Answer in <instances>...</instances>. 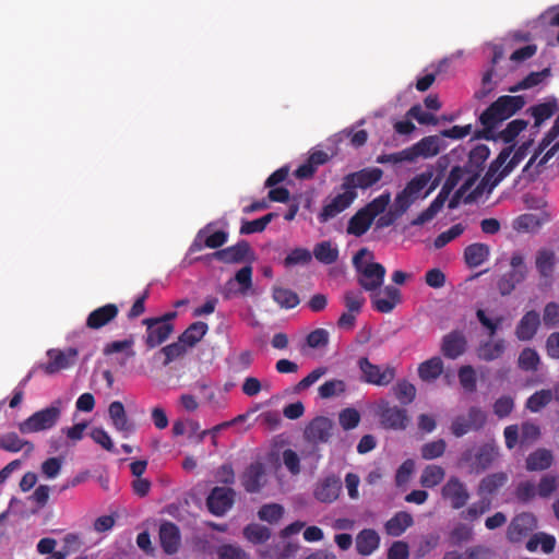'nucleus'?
<instances>
[{"label": "nucleus", "instance_id": "nucleus-1", "mask_svg": "<svg viewBox=\"0 0 559 559\" xmlns=\"http://www.w3.org/2000/svg\"><path fill=\"white\" fill-rule=\"evenodd\" d=\"M478 179V173L472 169L454 167L441 191L430 205L417 214L411 222L412 226H424L430 223L444 206L451 191L459 186L453 199L449 203V207H455L459 200L472 201L478 195L477 189L472 190Z\"/></svg>", "mask_w": 559, "mask_h": 559}, {"label": "nucleus", "instance_id": "nucleus-2", "mask_svg": "<svg viewBox=\"0 0 559 559\" xmlns=\"http://www.w3.org/2000/svg\"><path fill=\"white\" fill-rule=\"evenodd\" d=\"M441 171L430 167L413 177L393 201L389 212L378 221L380 227L389 226L402 216L416 201L427 198L440 183Z\"/></svg>", "mask_w": 559, "mask_h": 559}, {"label": "nucleus", "instance_id": "nucleus-3", "mask_svg": "<svg viewBox=\"0 0 559 559\" xmlns=\"http://www.w3.org/2000/svg\"><path fill=\"white\" fill-rule=\"evenodd\" d=\"M358 272L360 285L369 292L378 289L383 283L385 269L374 262L373 254L368 249H360L353 259Z\"/></svg>", "mask_w": 559, "mask_h": 559}, {"label": "nucleus", "instance_id": "nucleus-4", "mask_svg": "<svg viewBox=\"0 0 559 559\" xmlns=\"http://www.w3.org/2000/svg\"><path fill=\"white\" fill-rule=\"evenodd\" d=\"M524 106L522 96H501L480 116L481 123L487 129H493L498 123L510 118Z\"/></svg>", "mask_w": 559, "mask_h": 559}, {"label": "nucleus", "instance_id": "nucleus-5", "mask_svg": "<svg viewBox=\"0 0 559 559\" xmlns=\"http://www.w3.org/2000/svg\"><path fill=\"white\" fill-rule=\"evenodd\" d=\"M62 411V402L56 400L50 406L35 412L28 418L19 424V430L24 433L46 431L56 426Z\"/></svg>", "mask_w": 559, "mask_h": 559}, {"label": "nucleus", "instance_id": "nucleus-6", "mask_svg": "<svg viewBox=\"0 0 559 559\" xmlns=\"http://www.w3.org/2000/svg\"><path fill=\"white\" fill-rule=\"evenodd\" d=\"M512 148L507 147L500 152L498 157L491 163L486 174L487 182L496 186L507 175H509L524 158L525 147H520L511 157Z\"/></svg>", "mask_w": 559, "mask_h": 559}, {"label": "nucleus", "instance_id": "nucleus-7", "mask_svg": "<svg viewBox=\"0 0 559 559\" xmlns=\"http://www.w3.org/2000/svg\"><path fill=\"white\" fill-rule=\"evenodd\" d=\"M356 198L357 192H352L342 185L337 192L323 200L318 219L322 224L328 223L348 209Z\"/></svg>", "mask_w": 559, "mask_h": 559}, {"label": "nucleus", "instance_id": "nucleus-8", "mask_svg": "<svg viewBox=\"0 0 559 559\" xmlns=\"http://www.w3.org/2000/svg\"><path fill=\"white\" fill-rule=\"evenodd\" d=\"M442 146V139L439 135H429L421 139L411 147L396 153L393 158L395 162H414L417 158H429L437 155Z\"/></svg>", "mask_w": 559, "mask_h": 559}, {"label": "nucleus", "instance_id": "nucleus-9", "mask_svg": "<svg viewBox=\"0 0 559 559\" xmlns=\"http://www.w3.org/2000/svg\"><path fill=\"white\" fill-rule=\"evenodd\" d=\"M511 270L506 273L498 282L499 292L502 295H509L527 275L528 269L525 263V257L522 252H513L510 259Z\"/></svg>", "mask_w": 559, "mask_h": 559}, {"label": "nucleus", "instance_id": "nucleus-10", "mask_svg": "<svg viewBox=\"0 0 559 559\" xmlns=\"http://www.w3.org/2000/svg\"><path fill=\"white\" fill-rule=\"evenodd\" d=\"M559 154V112L555 119L554 126L544 136L537 151L531 157L527 167L537 163V166L546 165L552 157Z\"/></svg>", "mask_w": 559, "mask_h": 559}, {"label": "nucleus", "instance_id": "nucleus-11", "mask_svg": "<svg viewBox=\"0 0 559 559\" xmlns=\"http://www.w3.org/2000/svg\"><path fill=\"white\" fill-rule=\"evenodd\" d=\"M441 497L452 509H462L471 498L467 485L456 476L448 478L441 488Z\"/></svg>", "mask_w": 559, "mask_h": 559}, {"label": "nucleus", "instance_id": "nucleus-12", "mask_svg": "<svg viewBox=\"0 0 559 559\" xmlns=\"http://www.w3.org/2000/svg\"><path fill=\"white\" fill-rule=\"evenodd\" d=\"M537 528V519L533 513L523 512L515 515L507 530L511 543H520Z\"/></svg>", "mask_w": 559, "mask_h": 559}, {"label": "nucleus", "instance_id": "nucleus-13", "mask_svg": "<svg viewBox=\"0 0 559 559\" xmlns=\"http://www.w3.org/2000/svg\"><path fill=\"white\" fill-rule=\"evenodd\" d=\"M359 368L364 381L379 386L388 385L395 377V369L393 367L373 365L367 358L359 360Z\"/></svg>", "mask_w": 559, "mask_h": 559}, {"label": "nucleus", "instance_id": "nucleus-14", "mask_svg": "<svg viewBox=\"0 0 559 559\" xmlns=\"http://www.w3.org/2000/svg\"><path fill=\"white\" fill-rule=\"evenodd\" d=\"M487 419L486 413L479 407H471L467 416H457L451 424L452 433L460 438L472 430L480 429Z\"/></svg>", "mask_w": 559, "mask_h": 559}, {"label": "nucleus", "instance_id": "nucleus-15", "mask_svg": "<svg viewBox=\"0 0 559 559\" xmlns=\"http://www.w3.org/2000/svg\"><path fill=\"white\" fill-rule=\"evenodd\" d=\"M377 414L381 424L394 430H403L407 427L408 417L404 408L391 406L388 401L381 400L377 403Z\"/></svg>", "mask_w": 559, "mask_h": 559}, {"label": "nucleus", "instance_id": "nucleus-16", "mask_svg": "<svg viewBox=\"0 0 559 559\" xmlns=\"http://www.w3.org/2000/svg\"><path fill=\"white\" fill-rule=\"evenodd\" d=\"M79 355L78 349L69 347L64 350L49 349L47 352L48 362L40 365V368L47 374L57 373L63 369H68L75 364Z\"/></svg>", "mask_w": 559, "mask_h": 559}, {"label": "nucleus", "instance_id": "nucleus-17", "mask_svg": "<svg viewBox=\"0 0 559 559\" xmlns=\"http://www.w3.org/2000/svg\"><path fill=\"white\" fill-rule=\"evenodd\" d=\"M143 323L146 325L145 344L148 348H155L164 343L174 331V325L163 320L148 318L143 320Z\"/></svg>", "mask_w": 559, "mask_h": 559}, {"label": "nucleus", "instance_id": "nucleus-18", "mask_svg": "<svg viewBox=\"0 0 559 559\" xmlns=\"http://www.w3.org/2000/svg\"><path fill=\"white\" fill-rule=\"evenodd\" d=\"M382 177V170L379 168L362 169L358 173L350 174L344 178L343 186L352 192H356L357 188L366 189L378 182Z\"/></svg>", "mask_w": 559, "mask_h": 559}, {"label": "nucleus", "instance_id": "nucleus-19", "mask_svg": "<svg viewBox=\"0 0 559 559\" xmlns=\"http://www.w3.org/2000/svg\"><path fill=\"white\" fill-rule=\"evenodd\" d=\"M209 510L221 516L225 514L234 503V490L226 487H215L207 498Z\"/></svg>", "mask_w": 559, "mask_h": 559}, {"label": "nucleus", "instance_id": "nucleus-20", "mask_svg": "<svg viewBox=\"0 0 559 559\" xmlns=\"http://www.w3.org/2000/svg\"><path fill=\"white\" fill-rule=\"evenodd\" d=\"M252 286V267L245 266L240 269L234 278L229 280L224 288L226 298H230L237 294L246 295Z\"/></svg>", "mask_w": 559, "mask_h": 559}, {"label": "nucleus", "instance_id": "nucleus-21", "mask_svg": "<svg viewBox=\"0 0 559 559\" xmlns=\"http://www.w3.org/2000/svg\"><path fill=\"white\" fill-rule=\"evenodd\" d=\"M108 416L112 427L116 431L120 432L122 437L127 438L134 431V426L128 419L124 406L121 402L114 401L109 404Z\"/></svg>", "mask_w": 559, "mask_h": 559}, {"label": "nucleus", "instance_id": "nucleus-22", "mask_svg": "<svg viewBox=\"0 0 559 559\" xmlns=\"http://www.w3.org/2000/svg\"><path fill=\"white\" fill-rule=\"evenodd\" d=\"M266 481L267 475L261 463L251 464L241 476V484L248 492H258Z\"/></svg>", "mask_w": 559, "mask_h": 559}, {"label": "nucleus", "instance_id": "nucleus-23", "mask_svg": "<svg viewBox=\"0 0 559 559\" xmlns=\"http://www.w3.org/2000/svg\"><path fill=\"white\" fill-rule=\"evenodd\" d=\"M226 241L227 234L225 231L217 230L211 234V226L209 225L198 233L191 246V250L199 251L202 249L203 245L209 248H218Z\"/></svg>", "mask_w": 559, "mask_h": 559}, {"label": "nucleus", "instance_id": "nucleus-24", "mask_svg": "<svg viewBox=\"0 0 559 559\" xmlns=\"http://www.w3.org/2000/svg\"><path fill=\"white\" fill-rule=\"evenodd\" d=\"M372 302L378 311L388 313L400 302V292L393 286H386L372 295Z\"/></svg>", "mask_w": 559, "mask_h": 559}, {"label": "nucleus", "instance_id": "nucleus-25", "mask_svg": "<svg viewBox=\"0 0 559 559\" xmlns=\"http://www.w3.org/2000/svg\"><path fill=\"white\" fill-rule=\"evenodd\" d=\"M540 324L539 313L532 310L527 311L519 321L515 328V335L520 341L532 340Z\"/></svg>", "mask_w": 559, "mask_h": 559}, {"label": "nucleus", "instance_id": "nucleus-26", "mask_svg": "<svg viewBox=\"0 0 559 559\" xmlns=\"http://www.w3.org/2000/svg\"><path fill=\"white\" fill-rule=\"evenodd\" d=\"M442 353L445 357L455 359L466 349V340L460 332H451L442 340Z\"/></svg>", "mask_w": 559, "mask_h": 559}, {"label": "nucleus", "instance_id": "nucleus-27", "mask_svg": "<svg viewBox=\"0 0 559 559\" xmlns=\"http://www.w3.org/2000/svg\"><path fill=\"white\" fill-rule=\"evenodd\" d=\"M356 549L361 556H370L380 545L379 534L371 528H365L356 536Z\"/></svg>", "mask_w": 559, "mask_h": 559}, {"label": "nucleus", "instance_id": "nucleus-28", "mask_svg": "<svg viewBox=\"0 0 559 559\" xmlns=\"http://www.w3.org/2000/svg\"><path fill=\"white\" fill-rule=\"evenodd\" d=\"M118 314V308L114 304H107L92 311L86 320V325L91 329H100Z\"/></svg>", "mask_w": 559, "mask_h": 559}, {"label": "nucleus", "instance_id": "nucleus-29", "mask_svg": "<svg viewBox=\"0 0 559 559\" xmlns=\"http://www.w3.org/2000/svg\"><path fill=\"white\" fill-rule=\"evenodd\" d=\"M340 491V479L334 476H329L318 484L314 496L321 502H332L337 499Z\"/></svg>", "mask_w": 559, "mask_h": 559}, {"label": "nucleus", "instance_id": "nucleus-30", "mask_svg": "<svg viewBox=\"0 0 559 559\" xmlns=\"http://www.w3.org/2000/svg\"><path fill=\"white\" fill-rule=\"evenodd\" d=\"M413 523V516L408 512L400 511L386 521L384 530L388 535L396 537L402 535Z\"/></svg>", "mask_w": 559, "mask_h": 559}, {"label": "nucleus", "instance_id": "nucleus-31", "mask_svg": "<svg viewBox=\"0 0 559 559\" xmlns=\"http://www.w3.org/2000/svg\"><path fill=\"white\" fill-rule=\"evenodd\" d=\"M160 543L167 554L177 551L180 543L179 531L173 523H164L159 530Z\"/></svg>", "mask_w": 559, "mask_h": 559}, {"label": "nucleus", "instance_id": "nucleus-32", "mask_svg": "<svg viewBox=\"0 0 559 559\" xmlns=\"http://www.w3.org/2000/svg\"><path fill=\"white\" fill-rule=\"evenodd\" d=\"M557 540L554 535L539 532L533 534L526 543V549L535 552L540 549L544 554H550L555 550Z\"/></svg>", "mask_w": 559, "mask_h": 559}, {"label": "nucleus", "instance_id": "nucleus-33", "mask_svg": "<svg viewBox=\"0 0 559 559\" xmlns=\"http://www.w3.org/2000/svg\"><path fill=\"white\" fill-rule=\"evenodd\" d=\"M530 110L535 120L534 128L538 129L544 121L559 110L558 100L556 98H549L544 103L533 106Z\"/></svg>", "mask_w": 559, "mask_h": 559}, {"label": "nucleus", "instance_id": "nucleus-34", "mask_svg": "<svg viewBox=\"0 0 559 559\" xmlns=\"http://www.w3.org/2000/svg\"><path fill=\"white\" fill-rule=\"evenodd\" d=\"M333 424L324 417L316 418L307 428V436L313 441H326L331 436Z\"/></svg>", "mask_w": 559, "mask_h": 559}, {"label": "nucleus", "instance_id": "nucleus-35", "mask_svg": "<svg viewBox=\"0 0 559 559\" xmlns=\"http://www.w3.org/2000/svg\"><path fill=\"white\" fill-rule=\"evenodd\" d=\"M0 448L9 452H19L24 450L26 455H29L34 450L33 443L21 439L14 432L0 436Z\"/></svg>", "mask_w": 559, "mask_h": 559}, {"label": "nucleus", "instance_id": "nucleus-36", "mask_svg": "<svg viewBox=\"0 0 559 559\" xmlns=\"http://www.w3.org/2000/svg\"><path fill=\"white\" fill-rule=\"evenodd\" d=\"M443 371V361L440 357H432L418 366V376L425 382H432Z\"/></svg>", "mask_w": 559, "mask_h": 559}, {"label": "nucleus", "instance_id": "nucleus-37", "mask_svg": "<svg viewBox=\"0 0 559 559\" xmlns=\"http://www.w3.org/2000/svg\"><path fill=\"white\" fill-rule=\"evenodd\" d=\"M248 252L249 245L247 242H239L236 246L215 252L214 255L225 263H237L243 261Z\"/></svg>", "mask_w": 559, "mask_h": 559}, {"label": "nucleus", "instance_id": "nucleus-38", "mask_svg": "<svg viewBox=\"0 0 559 559\" xmlns=\"http://www.w3.org/2000/svg\"><path fill=\"white\" fill-rule=\"evenodd\" d=\"M490 249L485 243H473L468 246L464 251L465 262L472 266L476 267L481 265L489 257Z\"/></svg>", "mask_w": 559, "mask_h": 559}, {"label": "nucleus", "instance_id": "nucleus-39", "mask_svg": "<svg viewBox=\"0 0 559 559\" xmlns=\"http://www.w3.org/2000/svg\"><path fill=\"white\" fill-rule=\"evenodd\" d=\"M313 255L323 264H332L338 259V248L332 241L324 240L314 246Z\"/></svg>", "mask_w": 559, "mask_h": 559}, {"label": "nucleus", "instance_id": "nucleus-40", "mask_svg": "<svg viewBox=\"0 0 559 559\" xmlns=\"http://www.w3.org/2000/svg\"><path fill=\"white\" fill-rule=\"evenodd\" d=\"M506 349L503 340L489 341L480 344L477 348L479 359L491 361L499 358Z\"/></svg>", "mask_w": 559, "mask_h": 559}, {"label": "nucleus", "instance_id": "nucleus-41", "mask_svg": "<svg viewBox=\"0 0 559 559\" xmlns=\"http://www.w3.org/2000/svg\"><path fill=\"white\" fill-rule=\"evenodd\" d=\"M373 219L361 209L348 222L347 233L359 237L367 233Z\"/></svg>", "mask_w": 559, "mask_h": 559}, {"label": "nucleus", "instance_id": "nucleus-42", "mask_svg": "<svg viewBox=\"0 0 559 559\" xmlns=\"http://www.w3.org/2000/svg\"><path fill=\"white\" fill-rule=\"evenodd\" d=\"M556 251L550 248H543L536 254V267L542 276H549L556 264Z\"/></svg>", "mask_w": 559, "mask_h": 559}, {"label": "nucleus", "instance_id": "nucleus-43", "mask_svg": "<svg viewBox=\"0 0 559 559\" xmlns=\"http://www.w3.org/2000/svg\"><path fill=\"white\" fill-rule=\"evenodd\" d=\"M542 224L543 219L540 215L527 213L516 217L513 221L512 226L519 233H534L540 227Z\"/></svg>", "mask_w": 559, "mask_h": 559}, {"label": "nucleus", "instance_id": "nucleus-44", "mask_svg": "<svg viewBox=\"0 0 559 559\" xmlns=\"http://www.w3.org/2000/svg\"><path fill=\"white\" fill-rule=\"evenodd\" d=\"M445 471L439 465H427L420 475V485L426 488L438 486L444 478Z\"/></svg>", "mask_w": 559, "mask_h": 559}, {"label": "nucleus", "instance_id": "nucleus-45", "mask_svg": "<svg viewBox=\"0 0 559 559\" xmlns=\"http://www.w3.org/2000/svg\"><path fill=\"white\" fill-rule=\"evenodd\" d=\"M508 480V476L506 473H495L486 476L481 479L478 492L481 496L485 495H492L496 492L500 487H502Z\"/></svg>", "mask_w": 559, "mask_h": 559}, {"label": "nucleus", "instance_id": "nucleus-46", "mask_svg": "<svg viewBox=\"0 0 559 559\" xmlns=\"http://www.w3.org/2000/svg\"><path fill=\"white\" fill-rule=\"evenodd\" d=\"M551 463V452L545 449H539L528 455L526 460V467L528 471H543L548 468Z\"/></svg>", "mask_w": 559, "mask_h": 559}, {"label": "nucleus", "instance_id": "nucleus-47", "mask_svg": "<svg viewBox=\"0 0 559 559\" xmlns=\"http://www.w3.org/2000/svg\"><path fill=\"white\" fill-rule=\"evenodd\" d=\"M479 473L489 467L498 457V449L493 443H486L475 450Z\"/></svg>", "mask_w": 559, "mask_h": 559}, {"label": "nucleus", "instance_id": "nucleus-48", "mask_svg": "<svg viewBox=\"0 0 559 559\" xmlns=\"http://www.w3.org/2000/svg\"><path fill=\"white\" fill-rule=\"evenodd\" d=\"M209 326L206 323L200 321L194 322L180 335V341L183 342L188 348L193 347L202 340Z\"/></svg>", "mask_w": 559, "mask_h": 559}, {"label": "nucleus", "instance_id": "nucleus-49", "mask_svg": "<svg viewBox=\"0 0 559 559\" xmlns=\"http://www.w3.org/2000/svg\"><path fill=\"white\" fill-rule=\"evenodd\" d=\"M273 299L282 308H294L298 305V296L290 289L283 287L273 288Z\"/></svg>", "mask_w": 559, "mask_h": 559}, {"label": "nucleus", "instance_id": "nucleus-50", "mask_svg": "<svg viewBox=\"0 0 559 559\" xmlns=\"http://www.w3.org/2000/svg\"><path fill=\"white\" fill-rule=\"evenodd\" d=\"M490 509V500L481 498L479 501L472 503L468 508L461 512V518L465 521H476Z\"/></svg>", "mask_w": 559, "mask_h": 559}, {"label": "nucleus", "instance_id": "nucleus-51", "mask_svg": "<svg viewBox=\"0 0 559 559\" xmlns=\"http://www.w3.org/2000/svg\"><path fill=\"white\" fill-rule=\"evenodd\" d=\"M243 535L252 544H262L270 538V531L260 524H250L243 530Z\"/></svg>", "mask_w": 559, "mask_h": 559}, {"label": "nucleus", "instance_id": "nucleus-52", "mask_svg": "<svg viewBox=\"0 0 559 559\" xmlns=\"http://www.w3.org/2000/svg\"><path fill=\"white\" fill-rule=\"evenodd\" d=\"M391 201V197L389 193H383L372 200L368 205H366L362 210L374 219L378 215L382 214L389 206Z\"/></svg>", "mask_w": 559, "mask_h": 559}, {"label": "nucleus", "instance_id": "nucleus-53", "mask_svg": "<svg viewBox=\"0 0 559 559\" xmlns=\"http://www.w3.org/2000/svg\"><path fill=\"white\" fill-rule=\"evenodd\" d=\"M447 448V443L442 439H438L435 441H430L425 443L421 449L420 453L423 459L425 460H433L438 459L443 455Z\"/></svg>", "mask_w": 559, "mask_h": 559}, {"label": "nucleus", "instance_id": "nucleus-54", "mask_svg": "<svg viewBox=\"0 0 559 559\" xmlns=\"http://www.w3.org/2000/svg\"><path fill=\"white\" fill-rule=\"evenodd\" d=\"M396 399L403 404H409L416 396V388L408 381H400L393 388Z\"/></svg>", "mask_w": 559, "mask_h": 559}, {"label": "nucleus", "instance_id": "nucleus-55", "mask_svg": "<svg viewBox=\"0 0 559 559\" xmlns=\"http://www.w3.org/2000/svg\"><path fill=\"white\" fill-rule=\"evenodd\" d=\"M526 127L527 122L525 120L515 119L508 123L506 129L501 131L499 138L506 143H511Z\"/></svg>", "mask_w": 559, "mask_h": 559}, {"label": "nucleus", "instance_id": "nucleus-56", "mask_svg": "<svg viewBox=\"0 0 559 559\" xmlns=\"http://www.w3.org/2000/svg\"><path fill=\"white\" fill-rule=\"evenodd\" d=\"M284 514V508L277 503H270L263 506L259 510V519L269 523H275L282 519Z\"/></svg>", "mask_w": 559, "mask_h": 559}, {"label": "nucleus", "instance_id": "nucleus-57", "mask_svg": "<svg viewBox=\"0 0 559 559\" xmlns=\"http://www.w3.org/2000/svg\"><path fill=\"white\" fill-rule=\"evenodd\" d=\"M552 399V391L540 390L534 393L526 403V406L532 412H538L546 406Z\"/></svg>", "mask_w": 559, "mask_h": 559}, {"label": "nucleus", "instance_id": "nucleus-58", "mask_svg": "<svg viewBox=\"0 0 559 559\" xmlns=\"http://www.w3.org/2000/svg\"><path fill=\"white\" fill-rule=\"evenodd\" d=\"M312 254L306 248H295L292 250L284 260L286 266H294L297 264H307L311 261Z\"/></svg>", "mask_w": 559, "mask_h": 559}, {"label": "nucleus", "instance_id": "nucleus-59", "mask_svg": "<svg viewBox=\"0 0 559 559\" xmlns=\"http://www.w3.org/2000/svg\"><path fill=\"white\" fill-rule=\"evenodd\" d=\"M464 229H465V227L462 224H455V225L451 226L449 229H447L445 231L441 233L435 239V247L437 249H440V248L444 247L445 245H448L452 240H454L457 237H460L463 234Z\"/></svg>", "mask_w": 559, "mask_h": 559}, {"label": "nucleus", "instance_id": "nucleus-60", "mask_svg": "<svg viewBox=\"0 0 559 559\" xmlns=\"http://www.w3.org/2000/svg\"><path fill=\"white\" fill-rule=\"evenodd\" d=\"M539 361V355L532 348L523 349L519 356V366L524 370H536Z\"/></svg>", "mask_w": 559, "mask_h": 559}, {"label": "nucleus", "instance_id": "nucleus-61", "mask_svg": "<svg viewBox=\"0 0 559 559\" xmlns=\"http://www.w3.org/2000/svg\"><path fill=\"white\" fill-rule=\"evenodd\" d=\"M459 380L465 391L474 392L476 390V372L472 366L460 368Z\"/></svg>", "mask_w": 559, "mask_h": 559}, {"label": "nucleus", "instance_id": "nucleus-62", "mask_svg": "<svg viewBox=\"0 0 559 559\" xmlns=\"http://www.w3.org/2000/svg\"><path fill=\"white\" fill-rule=\"evenodd\" d=\"M345 391V383L342 380L326 381L319 388V394L322 399L337 396Z\"/></svg>", "mask_w": 559, "mask_h": 559}, {"label": "nucleus", "instance_id": "nucleus-63", "mask_svg": "<svg viewBox=\"0 0 559 559\" xmlns=\"http://www.w3.org/2000/svg\"><path fill=\"white\" fill-rule=\"evenodd\" d=\"M559 486V480L556 476L545 475L537 485V493L542 498H547L552 495Z\"/></svg>", "mask_w": 559, "mask_h": 559}, {"label": "nucleus", "instance_id": "nucleus-64", "mask_svg": "<svg viewBox=\"0 0 559 559\" xmlns=\"http://www.w3.org/2000/svg\"><path fill=\"white\" fill-rule=\"evenodd\" d=\"M218 559H249V556L234 545H223L217 550Z\"/></svg>", "mask_w": 559, "mask_h": 559}]
</instances>
